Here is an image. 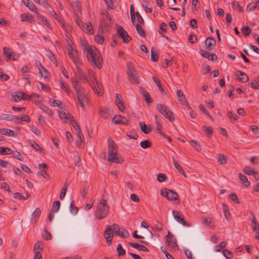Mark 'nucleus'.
<instances>
[{"label": "nucleus", "mask_w": 259, "mask_h": 259, "mask_svg": "<svg viewBox=\"0 0 259 259\" xmlns=\"http://www.w3.org/2000/svg\"><path fill=\"white\" fill-rule=\"evenodd\" d=\"M104 236L105 238L106 241L109 245H110L111 241L113 237V231L111 229V227L109 225H106V229L104 233Z\"/></svg>", "instance_id": "16"}, {"label": "nucleus", "mask_w": 259, "mask_h": 259, "mask_svg": "<svg viewBox=\"0 0 259 259\" xmlns=\"http://www.w3.org/2000/svg\"><path fill=\"white\" fill-rule=\"evenodd\" d=\"M91 81L92 84H91L93 90L99 96L103 94V86L96 79L94 74L93 73L92 76L90 77Z\"/></svg>", "instance_id": "8"}, {"label": "nucleus", "mask_w": 259, "mask_h": 259, "mask_svg": "<svg viewBox=\"0 0 259 259\" xmlns=\"http://www.w3.org/2000/svg\"><path fill=\"white\" fill-rule=\"evenodd\" d=\"M242 32L244 36H248L250 34L251 29L248 26H244L242 28Z\"/></svg>", "instance_id": "62"}, {"label": "nucleus", "mask_w": 259, "mask_h": 259, "mask_svg": "<svg viewBox=\"0 0 259 259\" xmlns=\"http://www.w3.org/2000/svg\"><path fill=\"white\" fill-rule=\"evenodd\" d=\"M87 58L93 67L99 69L102 68L103 60L101 54L95 47L89 48L87 52Z\"/></svg>", "instance_id": "1"}, {"label": "nucleus", "mask_w": 259, "mask_h": 259, "mask_svg": "<svg viewBox=\"0 0 259 259\" xmlns=\"http://www.w3.org/2000/svg\"><path fill=\"white\" fill-rule=\"evenodd\" d=\"M41 109L49 116H52L53 115V112L48 106L42 105L40 107Z\"/></svg>", "instance_id": "51"}, {"label": "nucleus", "mask_w": 259, "mask_h": 259, "mask_svg": "<svg viewBox=\"0 0 259 259\" xmlns=\"http://www.w3.org/2000/svg\"><path fill=\"white\" fill-rule=\"evenodd\" d=\"M50 104L51 106H53L54 107H56V106L59 107L62 109L63 108V107H61L62 102L60 100L50 99Z\"/></svg>", "instance_id": "44"}, {"label": "nucleus", "mask_w": 259, "mask_h": 259, "mask_svg": "<svg viewBox=\"0 0 259 259\" xmlns=\"http://www.w3.org/2000/svg\"><path fill=\"white\" fill-rule=\"evenodd\" d=\"M160 194L166 197L168 200H177L179 199L178 194L171 189H162L160 190Z\"/></svg>", "instance_id": "6"}, {"label": "nucleus", "mask_w": 259, "mask_h": 259, "mask_svg": "<svg viewBox=\"0 0 259 259\" xmlns=\"http://www.w3.org/2000/svg\"><path fill=\"white\" fill-rule=\"evenodd\" d=\"M154 48H152L151 50V59L153 62H157L159 59L158 54L154 51Z\"/></svg>", "instance_id": "48"}, {"label": "nucleus", "mask_w": 259, "mask_h": 259, "mask_svg": "<svg viewBox=\"0 0 259 259\" xmlns=\"http://www.w3.org/2000/svg\"><path fill=\"white\" fill-rule=\"evenodd\" d=\"M71 123L74 129L75 130V131L76 132L81 131L79 125L78 123L76 122V121L74 120V119H71Z\"/></svg>", "instance_id": "61"}, {"label": "nucleus", "mask_w": 259, "mask_h": 259, "mask_svg": "<svg viewBox=\"0 0 259 259\" xmlns=\"http://www.w3.org/2000/svg\"><path fill=\"white\" fill-rule=\"evenodd\" d=\"M118 151H114L113 153H108V160L109 162H115L116 163L121 164L123 162L122 157L119 155H117Z\"/></svg>", "instance_id": "12"}, {"label": "nucleus", "mask_w": 259, "mask_h": 259, "mask_svg": "<svg viewBox=\"0 0 259 259\" xmlns=\"http://www.w3.org/2000/svg\"><path fill=\"white\" fill-rule=\"evenodd\" d=\"M115 103L119 110L121 112H123L125 109V106L122 98L120 94L117 93L116 94Z\"/></svg>", "instance_id": "18"}, {"label": "nucleus", "mask_w": 259, "mask_h": 259, "mask_svg": "<svg viewBox=\"0 0 259 259\" xmlns=\"http://www.w3.org/2000/svg\"><path fill=\"white\" fill-rule=\"evenodd\" d=\"M38 69L41 76L43 77L44 78H47L48 77L49 72L40 63H39V66L38 67Z\"/></svg>", "instance_id": "38"}, {"label": "nucleus", "mask_w": 259, "mask_h": 259, "mask_svg": "<svg viewBox=\"0 0 259 259\" xmlns=\"http://www.w3.org/2000/svg\"><path fill=\"white\" fill-rule=\"evenodd\" d=\"M251 217L252 218L251 226L253 228V230L256 233L259 234V224L256 220L255 215L252 212H251Z\"/></svg>", "instance_id": "25"}, {"label": "nucleus", "mask_w": 259, "mask_h": 259, "mask_svg": "<svg viewBox=\"0 0 259 259\" xmlns=\"http://www.w3.org/2000/svg\"><path fill=\"white\" fill-rule=\"evenodd\" d=\"M243 171L246 175H252L254 174V170L251 169L249 166H245L243 169Z\"/></svg>", "instance_id": "54"}, {"label": "nucleus", "mask_w": 259, "mask_h": 259, "mask_svg": "<svg viewBox=\"0 0 259 259\" xmlns=\"http://www.w3.org/2000/svg\"><path fill=\"white\" fill-rule=\"evenodd\" d=\"M173 162L174 166L175 168L180 172H181L184 177L186 178L187 177V176L186 175V173L185 171L183 169L182 167L180 166V165L179 164L178 162L175 159L174 157H172Z\"/></svg>", "instance_id": "33"}, {"label": "nucleus", "mask_w": 259, "mask_h": 259, "mask_svg": "<svg viewBox=\"0 0 259 259\" xmlns=\"http://www.w3.org/2000/svg\"><path fill=\"white\" fill-rule=\"evenodd\" d=\"M126 136L129 137L130 139H137L138 138V136L134 131H132L128 132H127Z\"/></svg>", "instance_id": "57"}, {"label": "nucleus", "mask_w": 259, "mask_h": 259, "mask_svg": "<svg viewBox=\"0 0 259 259\" xmlns=\"http://www.w3.org/2000/svg\"><path fill=\"white\" fill-rule=\"evenodd\" d=\"M175 219L179 222L181 223L183 225L186 226V227H190V224L188 223H187L185 220L183 218L181 217L180 216H175Z\"/></svg>", "instance_id": "46"}, {"label": "nucleus", "mask_w": 259, "mask_h": 259, "mask_svg": "<svg viewBox=\"0 0 259 259\" xmlns=\"http://www.w3.org/2000/svg\"><path fill=\"white\" fill-rule=\"evenodd\" d=\"M135 27L138 34L142 37L145 38L146 37L145 31L144 29L142 28L141 25L139 23H137Z\"/></svg>", "instance_id": "39"}, {"label": "nucleus", "mask_w": 259, "mask_h": 259, "mask_svg": "<svg viewBox=\"0 0 259 259\" xmlns=\"http://www.w3.org/2000/svg\"><path fill=\"white\" fill-rule=\"evenodd\" d=\"M116 251L118 252V256L124 255L125 254V250L122 248L121 244H118L116 248Z\"/></svg>", "instance_id": "56"}, {"label": "nucleus", "mask_w": 259, "mask_h": 259, "mask_svg": "<svg viewBox=\"0 0 259 259\" xmlns=\"http://www.w3.org/2000/svg\"><path fill=\"white\" fill-rule=\"evenodd\" d=\"M101 18L100 22V28L104 29L111 24V17L109 13L104 10L101 12Z\"/></svg>", "instance_id": "5"}, {"label": "nucleus", "mask_w": 259, "mask_h": 259, "mask_svg": "<svg viewBox=\"0 0 259 259\" xmlns=\"http://www.w3.org/2000/svg\"><path fill=\"white\" fill-rule=\"evenodd\" d=\"M227 156L222 154H219L217 155L218 162L222 165H225L227 163Z\"/></svg>", "instance_id": "42"}, {"label": "nucleus", "mask_w": 259, "mask_h": 259, "mask_svg": "<svg viewBox=\"0 0 259 259\" xmlns=\"http://www.w3.org/2000/svg\"><path fill=\"white\" fill-rule=\"evenodd\" d=\"M98 113L101 117L106 119L109 118L113 114L112 110L110 108L107 107H99L98 108Z\"/></svg>", "instance_id": "11"}, {"label": "nucleus", "mask_w": 259, "mask_h": 259, "mask_svg": "<svg viewBox=\"0 0 259 259\" xmlns=\"http://www.w3.org/2000/svg\"><path fill=\"white\" fill-rule=\"evenodd\" d=\"M71 81L73 88L75 90L76 95H79L80 93H84V90L80 85V82L75 78H72Z\"/></svg>", "instance_id": "17"}, {"label": "nucleus", "mask_w": 259, "mask_h": 259, "mask_svg": "<svg viewBox=\"0 0 259 259\" xmlns=\"http://www.w3.org/2000/svg\"><path fill=\"white\" fill-rule=\"evenodd\" d=\"M12 152L9 148L0 147V154L2 155H7Z\"/></svg>", "instance_id": "60"}, {"label": "nucleus", "mask_w": 259, "mask_h": 259, "mask_svg": "<svg viewBox=\"0 0 259 259\" xmlns=\"http://www.w3.org/2000/svg\"><path fill=\"white\" fill-rule=\"evenodd\" d=\"M0 133L3 135H8L9 136L11 137H14L15 136L14 132L8 128L1 129Z\"/></svg>", "instance_id": "40"}, {"label": "nucleus", "mask_w": 259, "mask_h": 259, "mask_svg": "<svg viewBox=\"0 0 259 259\" xmlns=\"http://www.w3.org/2000/svg\"><path fill=\"white\" fill-rule=\"evenodd\" d=\"M78 102L80 106L82 109H84V103L86 102L87 98L85 93H80L79 95H76Z\"/></svg>", "instance_id": "24"}, {"label": "nucleus", "mask_w": 259, "mask_h": 259, "mask_svg": "<svg viewBox=\"0 0 259 259\" xmlns=\"http://www.w3.org/2000/svg\"><path fill=\"white\" fill-rule=\"evenodd\" d=\"M41 214V211L39 208H36L32 214L31 222L32 223H35L38 220Z\"/></svg>", "instance_id": "27"}, {"label": "nucleus", "mask_w": 259, "mask_h": 259, "mask_svg": "<svg viewBox=\"0 0 259 259\" xmlns=\"http://www.w3.org/2000/svg\"><path fill=\"white\" fill-rule=\"evenodd\" d=\"M80 44L81 47V49L83 51H86L87 52L88 51V49L89 48H93L94 46L88 45L87 41L84 39H80Z\"/></svg>", "instance_id": "35"}, {"label": "nucleus", "mask_w": 259, "mask_h": 259, "mask_svg": "<svg viewBox=\"0 0 259 259\" xmlns=\"http://www.w3.org/2000/svg\"><path fill=\"white\" fill-rule=\"evenodd\" d=\"M165 238H166V243L168 246L174 249L178 246L177 239L169 231L168 232V234L165 236Z\"/></svg>", "instance_id": "15"}, {"label": "nucleus", "mask_w": 259, "mask_h": 259, "mask_svg": "<svg viewBox=\"0 0 259 259\" xmlns=\"http://www.w3.org/2000/svg\"><path fill=\"white\" fill-rule=\"evenodd\" d=\"M177 96L178 97V100L182 105L187 106L188 109L191 110V108L188 104L186 97L185 95L184 94L182 90H178L177 92Z\"/></svg>", "instance_id": "14"}, {"label": "nucleus", "mask_w": 259, "mask_h": 259, "mask_svg": "<svg viewBox=\"0 0 259 259\" xmlns=\"http://www.w3.org/2000/svg\"><path fill=\"white\" fill-rule=\"evenodd\" d=\"M108 153H113L114 151H118L117 145L114 141L110 138L108 140Z\"/></svg>", "instance_id": "23"}, {"label": "nucleus", "mask_w": 259, "mask_h": 259, "mask_svg": "<svg viewBox=\"0 0 259 259\" xmlns=\"http://www.w3.org/2000/svg\"><path fill=\"white\" fill-rule=\"evenodd\" d=\"M117 34L125 43H128L131 40H132V37L128 34L127 32L122 26H118L117 29Z\"/></svg>", "instance_id": "10"}, {"label": "nucleus", "mask_w": 259, "mask_h": 259, "mask_svg": "<svg viewBox=\"0 0 259 259\" xmlns=\"http://www.w3.org/2000/svg\"><path fill=\"white\" fill-rule=\"evenodd\" d=\"M44 249V243L42 241H39L36 242L33 247V250L34 251H35L36 250H42Z\"/></svg>", "instance_id": "49"}, {"label": "nucleus", "mask_w": 259, "mask_h": 259, "mask_svg": "<svg viewBox=\"0 0 259 259\" xmlns=\"http://www.w3.org/2000/svg\"><path fill=\"white\" fill-rule=\"evenodd\" d=\"M36 13L37 15V19L41 21L44 23V24L48 28H51V25L49 24L48 19L45 16L38 13L37 11H36Z\"/></svg>", "instance_id": "32"}, {"label": "nucleus", "mask_w": 259, "mask_h": 259, "mask_svg": "<svg viewBox=\"0 0 259 259\" xmlns=\"http://www.w3.org/2000/svg\"><path fill=\"white\" fill-rule=\"evenodd\" d=\"M87 228V227L84 223H79L77 225L76 227V231L75 232V235L76 237V241H80L82 240L81 235L85 232Z\"/></svg>", "instance_id": "9"}, {"label": "nucleus", "mask_w": 259, "mask_h": 259, "mask_svg": "<svg viewBox=\"0 0 259 259\" xmlns=\"http://www.w3.org/2000/svg\"><path fill=\"white\" fill-rule=\"evenodd\" d=\"M68 55L69 58L73 61L75 64L76 68L79 69L82 65L81 62L79 58V54L77 50L72 53H68Z\"/></svg>", "instance_id": "13"}, {"label": "nucleus", "mask_w": 259, "mask_h": 259, "mask_svg": "<svg viewBox=\"0 0 259 259\" xmlns=\"http://www.w3.org/2000/svg\"><path fill=\"white\" fill-rule=\"evenodd\" d=\"M14 118V115L9 114H3L2 115L0 119L1 120H5L8 121H12Z\"/></svg>", "instance_id": "52"}, {"label": "nucleus", "mask_w": 259, "mask_h": 259, "mask_svg": "<svg viewBox=\"0 0 259 259\" xmlns=\"http://www.w3.org/2000/svg\"><path fill=\"white\" fill-rule=\"evenodd\" d=\"M202 130L205 132L206 136L211 138L212 135L213 130L210 126H207L206 125H204L202 126Z\"/></svg>", "instance_id": "34"}, {"label": "nucleus", "mask_w": 259, "mask_h": 259, "mask_svg": "<svg viewBox=\"0 0 259 259\" xmlns=\"http://www.w3.org/2000/svg\"><path fill=\"white\" fill-rule=\"evenodd\" d=\"M95 40L99 44L102 45L104 41V37L103 35L97 34L95 36Z\"/></svg>", "instance_id": "58"}, {"label": "nucleus", "mask_w": 259, "mask_h": 259, "mask_svg": "<svg viewBox=\"0 0 259 259\" xmlns=\"http://www.w3.org/2000/svg\"><path fill=\"white\" fill-rule=\"evenodd\" d=\"M238 177L240 181L242 182V183L246 187H248L250 185V182L248 180L247 177L242 175L241 174H238Z\"/></svg>", "instance_id": "41"}, {"label": "nucleus", "mask_w": 259, "mask_h": 259, "mask_svg": "<svg viewBox=\"0 0 259 259\" xmlns=\"http://www.w3.org/2000/svg\"><path fill=\"white\" fill-rule=\"evenodd\" d=\"M10 154H12L13 157L17 159H18L20 161L23 160V157L21 154L18 151H12L10 153Z\"/></svg>", "instance_id": "50"}, {"label": "nucleus", "mask_w": 259, "mask_h": 259, "mask_svg": "<svg viewBox=\"0 0 259 259\" xmlns=\"http://www.w3.org/2000/svg\"><path fill=\"white\" fill-rule=\"evenodd\" d=\"M139 125L141 131L145 134H149L152 131L150 126L149 127L144 122H140Z\"/></svg>", "instance_id": "30"}, {"label": "nucleus", "mask_w": 259, "mask_h": 259, "mask_svg": "<svg viewBox=\"0 0 259 259\" xmlns=\"http://www.w3.org/2000/svg\"><path fill=\"white\" fill-rule=\"evenodd\" d=\"M200 53L202 57L207 58L209 60L212 61H215L218 59V57L215 54H211L209 52L206 51L200 50Z\"/></svg>", "instance_id": "19"}, {"label": "nucleus", "mask_w": 259, "mask_h": 259, "mask_svg": "<svg viewBox=\"0 0 259 259\" xmlns=\"http://www.w3.org/2000/svg\"><path fill=\"white\" fill-rule=\"evenodd\" d=\"M113 122L116 124L121 123L124 125L128 124V120L121 115H115L113 118Z\"/></svg>", "instance_id": "22"}, {"label": "nucleus", "mask_w": 259, "mask_h": 259, "mask_svg": "<svg viewBox=\"0 0 259 259\" xmlns=\"http://www.w3.org/2000/svg\"><path fill=\"white\" fill-rule=\"evenodd\" d=\"M222 252L223 253V255L227 258V259H230L232 257V253L231 251L227 250V249H224L222 251Z\"/></svg>", "instance_id": "64"}, {"label": "nucleus", "mask_w": 259, "mask_h": 259, "mask_svg": "<svg viewBox=\"0 0 259 259\" xmlns=\"http://www.w3.org/2000/svg\"><path fill=\"white\" fill-rule=\"evenodd\" d=\"M111 227L115 235L123 238H128L129 237L130 234L128 231L120 227L119 225L114 224Z\"/></svg>", "instance_id": "7"}, {"label": "nucleus", "mask_w": 259, "mask_h": 259, "mask_svg": "<svg viewBox=\"0 0 259 259\" xmlns=\"http://www.w3.org/2000/svg\"><path fill=\"white\" fill-rule=\"evenodd\" d=\"M126 67L127 76L130 82L133 84H139L140 79L132 63H127Z\"/></svg>", "instance_id": "3"}, {"label": "nucleus", "mask_w": 259, "mask_h": 259, "mask_svg": "<svg viewBox=\"0 0 259 259\" xmlns=\"http://www.w3.org/2000/svg\"><path fill=\"white\" fill-rule=\"evenodd\" d=\"M227 243L225 241H222L221 243L215 246V250L217 252H221V249L226 247Z\"/></svg>", "instance_id": "63"}, {"label": "nucleus", "mask_w": 259, "mask_h": 259, "mask_svg": "<svg viewBox=\"0 0 259 259\" xmlns=\"http://www.w3.org/2000/svg\"><path fill=\"white\" fill-rule=\"evenodd\" d=\"M42 235L47 240H50L52 239L51 234L47 231L46 228L44 229Z\"/></svg>", "instance_id": "55"}, {"label": "nucleus", "mask_w": 259, "mask_h": 259, "mask_svg": "<svg viewBox=\"0 0 259 259\" xmlns=\"http://www.w3.org/2000/svg\"><path fill=\"white\" fill-rule=\"evenodd\" d=\"M29 196L30 194L29 192L26 191L25 193V196L23 195L20 193L16 192L14 194L13 197L16 199L25 200L27 199L29 197Z\"/></svg>", "instance_id": "31"}, {"label": "nucleus", "mask_w": 259, "mask_h": 259, "mask_svg": "<svg viewBox=\"0 0 259 259\" xmlns=\"http://www.w3.org/2000/svg\"><path fill=\"white\" fill-rule=\"evenodd\" d=\"M237 74L239 76V80L242 82H246L249 80V77L244 72L238 70Z\"/></svg>", "instance_id": "28"}, {"label": "nucleus", "mask_w": 259, "mask_h": 259, "mask_svg": "<svg viewBox=\"0 0 259 259\" xmlns=\"http://www.w3.org/2000/svg\"><path fill=\"white\" fill-rule=\"evenodd\" d=\"M87 29V32L89 34H93L94 29L93 25L90 22H88L85 25H84V30Z\"/></svg>", "instance_id": "43"}, {"label": "nucleus", "mask_w": 259, "mask_h": 259, "mask_svg": "<svg viewBox=\"0 0 259 259\" xmlns=\"http://www.w3.org/2000/svg\"><path fill=\"white\" fill-rule=\"evenodd\" d=\"M21 100H31V97H29V96L23 92H17L14 97V100L17 102Z\"/></svg>", "instance_id": "20"}, {"label": "nucleus", "mask_w": 259, "mask_h": 259, "mask_svg": "<svg viewBox=\"0 0 259 259\" xmlns=\"http://www.w3.org/2000/svg\"><path fill=\"white\" fill-rule=\"evenodd\" d=\"M190 143L192 147L197 151L199 152L201 150V146L197 141L192 140L190 141Z\"/></svg>", "instance_id": "37"}, {"label": "nucleus", "mask_w": 259, "mask_h": 259, "mask_svg": "<svg viewBox=\"0 0 259 259\" xmlns=\"http://www.w3.org/2000/svg\"><path fill=\"white\" fill-rule=\"evenodd\" d=\"M60 206V202L59 200H56L54 202L52 205L51 211L54 212H57Z\"/></svg>", "instance_id": "45"}, {"label": "nucleus", "mask_w": 259, "mask_h": 259, "mask_svg": "<svg viewBox=\"0 0 259 259\" xmlns=\"http://www.w3.org/2000/svg\"><path fill=\"white\" fill-rule=\"evenodd\" d=\"M109 211V206L107 204V200L101 199L98 203L97 209L95 211V216L98 220L102 219L107 217Z\"/></svg>", "instance_id": "2"}, {"label": "nucleus", "mask_w": 259, "mask_h": 259, "mask_svg": "<svg viewBox=\"0 0 259 259\" xmlns=\"http://www.w3.org/2000/svg\"><path fill=\"white\" fill-rule=\"evenodd\" d=\"M140 145L144 149L148 148L151 147L152 144L149 140H145L140 143Z\"/></svg>", "instance_id": "53"}, {"label": "nucleus", "mask_w": 259, "mask_h": 259, "mask_svg": "<svg viewBox=\"0 0 259 259\" xmlns=\"http://www.w3.org/2000/svg\"><path fill=\"white\" fill-rule=\"evenodd\" d=\"M202 222L203 224L207 226H209L212 227L214 226L212 222V219L211 218H207L205 216H203L202 217Z\"/></svg>", "instance_id": "36"}, {"label": "nucleus", "mask_w": 259, "mask_h": 259, "mask_svg": "<svg viewBox=\"0 0 259 259\" xmlns=\"http://www.w3.org/2000/svg\"><path fill=\"white\" fill-rule=\"evenodd\" d=\"M206 49L208 51H211L212 50V46L216 45V40L212 37H208L205 40Z\"/></svg>", "instance_id": "21"}, {"label": "nucleus", "mask_w": 259, "mask_h": 259, "mask_svg": "<svg viewBox=\"0 0 259 259\" xmlns=\"http://www.w3.org/2000/svg\"><path fill=\"white\" fill-rule=\"evenodd\" d=\"M35 1L38 4L42 5L46 9H48L49 8H51L50 5L47 0H35Z\"/></svg>", "instance_id": "47"}, {"label": "nucleus", "mask_w": 259, "mask_h": 259, "mask_svg": "<svg viewBox=\"0 0 259 259\" xmlns=\"http://www.w3.org/2000/svg\"><path fill=\"white\" fill-rule=\"evenodd\" d=\"M228 116L232 121H236L239 118V116L236 114H234L232 111L228 112Z\"/></svg>", "instance_id": "59"}, {"label": "nucleus", "mask_w": 259, "mask_h": 259, "mask_svg": "<svg viewBox=\"0 0 259 259\" xmlns=\"http://www.w3.org/2000/svg\"><path fill=\"white\" fill-rule=\"evenodd\" d=\"M22 2L24 5L28 7L30 11L36 13L37 9L33 3L29 1V0H22Z\"/></svg>", "instance_id": "29"}, {"label": "nucleus", "mask_w": 259, "mask_h": 259, "mask_svg": "<svg viewBox=\"0 0 259 259\" xmlns=\"http://www.w3.org/2000/svg\"><path fill=\"white\" fill-rule=\"evenodd\" d=\"M152 79L154 81V82L156 83L157 85L159 91L161 92V93L163 95H166V92L165 91L164 88L162 87L161 84L160 80H159L156 76H153Z\"/></svg>", "instance_id": "26"}, {"label": "nucleus", "mask_w": 259, "mask_h": 259, "mask_svg": "<svg viewBox=\"0 0 259 259\" xmlns=\"http://www.w3.org/2000/svg\"><path fill=\"white\" fill-rule=\"evenodd\" d=\"M156 109L169 121L172 122L175 120V117L172 112L170 111L166 105L162 104H157L156 105Z\"/></svg>", "instance_id": "4"}]
</instances>
